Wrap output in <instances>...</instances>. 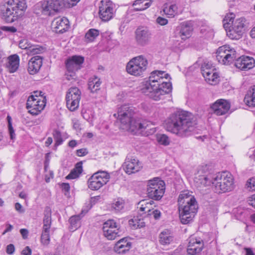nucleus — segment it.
Returning a JSON list of instances; mask_svg holds the SVG:
<instances>
[{"instance_id":"34","label":"nucleus","mask_w":255,"mask_h":255,"mask_svg":"<svg viewBox=\"0 0 255 255\" xmlns=\"http://www.w3.org/2000/svg\"><path fill=\"white\" fill-rule=\"evenodd\" d=\"M205 80L209 84L214 85L217 84L219 81V77L215 70L209 73L208 75H204Z\"/></svg>"},{"instance_id":"40","label":"nucleus","mask_w":255,"mask_h":255,"mask_svg":"<svg viewBox=\"0 0 255 255\" xmlns=\"http://www.w3.org/2000/svg\"><path fill=\"white\" fill-rule=\"evenodd\" d=\"M242 32H240L239 31L235 30L234 27H232V29H230L229 31L227 32V35L232 39H236L238 40L240 39L242 37L243 35Z\"/></svg>"},{"instance_id":"43","label":"nucleus","mask_w":255,"mask_h":255,"mask_svg":"<svg viewBox=\"0 0 255 255\" xmlns=\"http://www.w3.org/2000/svg\"><path fill=\"white\" fill-rule=\"evenodd\" d=\"M6 119L8 122V129L10 138L11 139H13L15 137V134L14 133V130L12 126V119L11 117L9 115L7 116Z\"/></svg>"},{"instance_id":"15","label":"nucleus","mask_w":255,"mask_h":255,"mask_svg":"<svg viewBox=\"0 0 255 255\" xmlns=\"http://www.w3.org/2000/svg\"><path fill=\"white\" fill-rule=\"evenodd\" d=\"M99 14L100 18L104 21L111 19L115 13L113 3L110 0H102L99 5Z\"/></svg>"},{"instance_id":"24","label":"nucleus","mask_w":255,"mask_h":255,"mask_svg":"<svg viewBox=\"0 0 255 255\" xmlns=\"http://www.w3.org/2000/svg\"><path fill=\"white\" fill-rule=\"evenodd\" d=\"M42 64V57L40 56H35L32 57L28 63L27 70L31 75L37 73L40 69Z\"/></svg>"},{"instance_id":"12","label":"nucleus","mask_w":255,"mask_h":255,"mask_svg":"<svg viewBox=\"0 0 255 255\" xmlns=\"http://www.w3.org/2000/svg\"><path fill=\"white\" fill-rule=\"evenodd\" d=\"M102 229L104 236L109 240H115L122 234L120 226L114 220H108L105 222Z\"/></svg>"},{"instance_id":"56","label":"nucleus","mask_w":255,"mask_h":255,"mask_svg":"<svg viewBox=\"0 0 255 255\" xmlns=\"http://www.w3.org/2000/svg\"><path fill=\"white\" fill-rule=\"evenodd\" d=\"M61 188L63 191L68 193L70 190V185L68 183H63L61 185Z\"/></svg>"},{"instance_id":"32","label":"nucleus","mask_w":255,"mask_h":255,"mask_svg":"<svg viewBox=\"0 0 255 255\" xmlns=\"http://www.w3.org/2000/svg\"><path fill=\"white\" fill-rule=\"evenodd\" d=\"M83 171L82 162H78L74 169H73L70 173L66 177L67 179H76L79 177L80 174Z\"/></svg>"},{"instance_id":"21","label":"nucleus","mask_w":255,"mask_h":255,"mask_svg":"<svg viewBox=\"0 0 255 255\" xmlns=\"http://www.w3.org/2000/svg\"><path fill=\"white\" fill-rule=\"evenodd\" d=\"M68 19L65 17H57L52 22L53 31L56 33H63L68 30L69 27Z\"/></svg>"},{"instance_id":"26","label":"nucleus","mask_w":255,"mask_h":255,"mask_svg":"<svg viewBox=\"0 0 255 255\" xmlns=\"http://www.w3.org/2000/svg\"><path fill=\"white\" fill-rule=\"evenodd\" d=\"M174 240L173 234L169 230L165 229L159 235V243L164 246L168 245Z\"/></svg>"},{"instance_id":"38","label":"nucleus","mask_w":255,"mask_h":255,"mask_svg":"<svg viewBox=\"0 0 255 255\" xmlns=\"http://www.w3.org/2000/svg\"><path fill=\"white\" fill-rule=\"evenodd\" d=\"M164 13L169 17H173L177 13V6L176 4H171L169 6H165L163 8Z\"/></svg>"},{"instance_id":"64","label":"nucleus","mask_w":255,"mask_h":255,"mask_svg":"<svg viewBox=\"0 0 255 255\" xmlns=\"http://www.w3.org/2000/svg\"><path fill=\"white\" fill-rule=\"evenodd\" d=\"M77 144V142L75 140H70L68 143V145L72 148L75 147Z\"/></svg>"},{"instance_id":"44","label":"nucleus","mask_w":255,"mask_h":255,"mask_svg":"<svg viewBox=\"0 0 255 255\" xmlns=\"http://www.w3.org/2000/svg\"><path fill=\"white\" fill-rule=\"evenodd\" d=\"M157 139L158 142L162 145L165 146L168 145L169 144L170 140L169 137L165 134H159L157 136Z\"/></svg>"},{"instance_id":"50","label":"nucleus","mask_w":255,"mask_h":255,"mask_svg":"<svg viewBox=\"0 0 255 255\" xmlns=\"http://www.w3.org/2000/svg\"><path fill=\"white\" fill-rule=\"evenodd\" d=\"M80 0H64L65 7H71L75 5Z\"/></svg>"},{"instance_id":"63","label":"nucleus","mask_w":255,"mask_h":255,"mask_svg":"<svg viewBox=\"0 0 255 255\" xmlns=\"http://www.w3.org/2000/svg\"><path fill=\"white\" fill-rule=\"evenodd\" d=\"M15 208L16 210H17L19 212L21 213V212H23V211H24L23 210H22V206L19 203H15Z\"/></svg>"},{"instance_id":"19","label":"nucleus","mask_w":255,"mask_h":255,"mask_svg":"<svg viewBox=\"0 0 255 255\" xmlns=\"http://www.w3.org/2000/svg\"><path fill=\"white\" fill-rule=\"evenodd\" d=\"M84 61V57L79 55L73 56L67 60L66 67L68 72H72L71 76H74V72L81 68Z\"/></svg>"},{"instance_id":"57","label":"nucleus","mask_w":255,"mask_h":255,"mask_svg":"<svg viewBox=\"0 0 255 255\" xmlns=\"http://www.w3.org/2000/svg\"><path fill=\"white\" fill-rule=\"evenodd\" d=\"M20 233L24 239H27L28 234V231L27 229H21L20 230Z\"/></svg>"},{"instance_id":"31","label":"nucleus","mask_w":255,"mask_h":255,"mask_svg":"<svg viewBox=\"0 0 255 255\" xmlns=\"http://www.w3.org/2000/svg\"><path fill=\"white\" fill-rule=\"evenodd\" d=\"M101 84L100 79L98 77L94 76L90 78L88 81V89L91 93L96 92L100 90V87Z\"/></svg>"},{"instance_id":"54","label":"nucleus","mask_w":255,"mask_h":255,"mask_svg":"<svg viewBox=\"0 0 255 255\" xmlns=\"http://www.w3.org/2000/svg\"><path fill=\"white\" fill-rule=\"evenodd\" d=\"M149 1H150L149 2H146L144 4L145 6L143 7V8H134L133 11H142V10L146 9V8H147L151 5V2H152L153 0H149Z\"/></svg>"},{"instance_id":"51","label":"nucleus","mask_w":255,"mask_h":255,"mask_svg":"<svg viewBox=\"0 0 255 255\" xmlns=\"http://www.w3.org/2000/svg\"><path fill=\"white\" fill-rule=\"evenodd\" d=\"M156 22L160 25H165L168 23V20L161 16H158L156 20Z\"/></svg>"},{"instance_id":"20","label":"nucleus","mask_w":255,"mask_h":255,"mask_svg":"<svg viewBox=\"0 0 255 255\" xmlns=\"http://www.w3.org/2000/svg\"><path fill=\"white\" fill-rule=\"evenodd\" d=\"M233 18L234 14L233 13L230 14V16L227 15L225 16L223 21L225 22L227 21V23H224V27H225L226 24L228 25L232 24V27H234L235 30L238 31V32L239 31V33L242 32L244 33L247 24L246 19L244 17H240L236 19L235 21H234L233 20Z\"/></svg>"},{"instance_id":"8","label":"nucleus","mask_w":255,"mask_h":255,"mask_svg":"<svg viewBox=\"0 0 255 255\" xmlns=\"http://www.w3.org/2000/svg\"><path fill=\"white\" fill-rule=\"evenodd\" d=\"M148 64L147 59L143 55L132 58L127 64V72L132 75L140 76L146 69Z\"/></svg>"},{"instance_id":"48","label":"nucleus","mask_w":255,"mask_h":255,"mask_svg":"<svg viewBox=\"0 0 255 255\" xmlns=\"http://www.w3.org/2000/svg\"><path fill=\"white\" fill-rule=\"evenodd\" d=\"M247 188L251 191H255V178L250 179L247 184Z\"/></svg>"},{"instance_id":"18","label":"nucleus","mask_w":255,"mask_h":255,"mask_svg":"<svg viewBox=\"0 0 255 255\" xmlns=\"http://www.w3.org/2000/svg\"><path fill=\"white\" fill-rule=\"evenodd\" d=\"M204 242L200 238L191 236L189 239L187 249L188 254L190 255H199L203 249Z\"/></svg>"},{"instance_id":"49","label":"nucleus","mask_w":255,"mask_h":255,"mask_svg":"<svg viewBox=\"0 0 255 255\" xmlns=\"http://www.w3.org/2000/svg\"><path fill=\"white\" fill-rule=\"evenodd\" d=\"M31 44L27 42V40L23 39L19 41V47L23 49H27V51L30 48V46Z\"/></svg>"},{"instance_id":"36","label":"nucleus","mask_w":255,"mask_h":255,"mask_svg":"<svg viewBox=\"0 0 255 255\" xmlns=\"http://www.w3.org/2000/svg\"><path fill=\"white\" fill-rule=\"evenodd\" d=\"M99 35V31L97 29L92 28L89 29L85 34V38L88 42L93 41Z\"/></svg>"},{"instance_id":"29","label":"nucleus","mask_w":255,"mask_h":255,"mask_svg":"<svg viewBox=\"0 0 255 255\" xmlns=\"http://www.w3.org/2000/svg\"><path fill=\"white\" fill-rule=\"evenodd\" d=\"M42 230H50L51 226V209L47 206L44 211Z\"/></svg>"},{"instance_id":"16","label":"nucleus","mask_w":255,"mask_h":255,"mask_svg":"<svg viewBox=\"0 0 255 255\" xmlns=\"http://www.w3.org/2000/svg\"><path fill=\"white\" fill-rule=\"evenodd\" d=\"M135 41L139 46H145L151 41L152 34L150 30L146 27H139L135 31Z\"/></svg>"},{"instance_id":"2","label":"nucleus","mask_w":255,"mask_h":255,"mask_svg":"<svg viewBox=\"0 0 255 255\" xmlns=\"http://www.w3.org/2000/svg\"><path fill=\"white\" fill-rule=\"evenodd\" d=\"M169 76L164 71L152 72L145 87L141 89L142 92L154 101L163 99L165 95L170 93L172 90L171 83L164 81Z\"/></svg>"},{"instance_id":"39","label":"nucleus","mask_w":255,"mask_h":255,"mask_svg":"<svg viewBox=\"0 0 255 255\" xmlns=\"http://www.w3.org/2000/svg\"><path fill=\"white\" fill-rule=\"evenodd\" d=\"M215 70V68L212 66V64L209 62H204L201 67V71L203 76L208 75L209 73Z\"/></svg>"},{"instance_id":"3","label":"nucleus","mask_w":255,"mask_h":255,"mask_svg":"<svg viewBox=\"0 0 255 255\" xmlns=\"http://www.w3.org/2000/svg\"><path fill=\"white\" fill-rule=\"evenodd\" d=\"M134 108L129 105H123L118 111V120L121 124L122 128L133 133L137 131L143 132L145 130H151L152 126L151 122L141 120H136L134 118Z\"/></svg>"},{"instance_id":"60","label":"nucleus","mask_w":255,"mask_h":255,"mask_svg":"<svg viewBox=\"0 0 255 255\" xmlns=\"http://www.w3.org/2000/svg\"><path fill=\"white\" fill-rule=\"evenodd\" d=\"M3 29L11 33H14L17 31L16 28L13 26H5Z\"/></svg>"},{"instance_id":"7","label":"nucleus","mask_w":255,"mask_h":255,"mask_svg":"<svg viewBox=\"0 0 255 255\" xmlns=\"http://www.w3.org/2000/svg\"><path fill=\"white\" fill-rule=\"evenodd\" d=\"M41 91H35L27 99L26 108L32 115H38L45 106L46 97L41 95Z\"/></svg>"},{"instance_id":"61","label":"nucleus","mask_w":255,"mask_h":255,"mask_svg":"<svg viewBox=\"0 0 255 255\" xmlns=\"http://www.w3.org/2000/svg\"><path fill=\"white\" fill-rule=\"evenodd\" d=\"M6 228L4 230V231L3 232L2 235H4L7 232H10L13 228V226L9 224H6Z\"/></svg>"},{"instance_id":"27","label":"nucleus","mask_w":255,"mask_h":255,"mask_svg":"<svg viewBox=\"0 0 255 255\" xmlns=\"http://www.w3.org/2000/svg\"><path fill=\"white\" fill-rule=\"evenodd\" d=\"M214 177L211 175H201L196 177L194 181L197 187L207 186L213 184Z\"/></svg>"},{"instance_id":"55","label":"nucleus","mask_w":255,"mask_h":255,"mask_svg":"<svg viewBox=\"0 0 255 255\" xmlns=\"http://www.w3.org/2000/svg\"><path fill=\"white\" fill-rule=\"evenodd\" d=\"M31 250L28 246H26L21 252V255H31Z\"/></svg>"},{"instance_id":"14","label":"nucleus","mask_w":255,"mask_h":255,"mask_svg":"<svg viewBox=\"0 0 255 255\" xmlns=\"http://www.w3.org/2000/svg\"><path fill=\"white\" fill-rule=\"evenodd\" d=\"M42 12L44 14L51 15L65 7L64 0H47L41 5Z\"/></svg>"},{"instance_id":"45","label":"nucleus","mask_w":255,"mask_h":255,"mask_svg":"<svg viewBox=\"0 0 255 255\" xmlns=\"http://www.w3.org/2000/svg\"><path fill=\"white\" fill-rule=\"evenodd\" d=\"M53 136L56 141L55 144L56 145H59L62 143L63 139L62 138L60 131L57 129H55L53 132Z\"/></svg>"},{"instance_id":"53","label":"nucleus","mask_w":255,"mask_h":255,"mask_svg":"<svg viewBox=\"0 0 255 255\" xmlns=\"http://www.w3.org/2000/svg\"><path fill=\"white\" fill-rule=\"evenodd\" d=\"M88 151L86 148H81L77 150L76 154L78 156H83L87 155Z\"/></svg>"},{"instance_id":"41","label":"nucleus","mask_w":255,"mask_h":255,"mask_svg":"<svg viewBox=\"0 0 255 255\" xmlns=\"http://www.w3.org/2000/svg\"><path fill=\"white\" fill-rule=\"evenodd\" d=\"M44 51V48L42 46L31 45L27 53L29 55H35L40 54Z\"/></svg>"},{"instance_id":"17","label":"nucleus","mask_w":255,"mask_h":255,"mask_svg":"<svg viewBox=\"0 0 255 255\" xmlns=\"http://www.w3.org/2000/svg\"><path fill=\"white\" fill-rule=\"evenodd\" d=\"M125 171L131 174L139 171L142 167V163L134 156L128 154L123 164Z\"/></svg>"},{"instance_id":"1","label":"nucleus","mask_w":255,"mask_h":255,"mask_svg":"<svg viewBox=\"0 0 255 255\" xmlns=\"http://www.w3.org/2000/svg\"><path fill=\"white\" fill-rule=\"evenodd\" d=\"M197 123L193 116L184 111H177L166 120L165 128L167 130L179 137L189 136L196 132Z\"/></svg>"},{"instance_id":"6","label":"nucleus","mask_w":255,"mask_h":255,"mask_svg":"<svg viewBox=\"0 0 255 255\" xmlns=\"http://www.w3.org/2000/svg\"><path fill=\"white\" fill-rule=\"evenodd\" d=\"M213 182L215 192L218 194L230 192L234 188L233 176L228 172L218 173L214 177Z\"/></svg>"},{"instance_id":"25","label":"nucleus","mask_w":255,"mask_h":255,"mask_svg":"<svg viewBox=\"0 0 255 255\" xmlns=\"http://www.w3.org/2000/svg\"><path fill=\"white\" fill-rule=\"evenodd\" d=\"M178 28V35L182 39L185 40L190 37L193 28L190 22H182Z\"/></svg>"},{"instance_id":"33","label":"nucleus","mask_w":255,"mask_h":255,"mask_svg":"<svg viewBox=\"0 0 255 255\" xmlns=\"http://www.w3.org/2000/svg\"><path fill=\"white\" fill-rule=\"evenodd\" d=\"M244 101L249 106L255 107V86L246 95Z\"/></svg>"},{"instance_id":"42","label":"nucleus","mask_w":255,"mask_h":255,"mask_svg":"<svg viewBox=\"0 0 255 255\" xmlns=\"http://www.w3.org/2000/svg\"><path fill=\"white\" fill-rule=\"evenodd\" d=\"M49 231L50 230H42L41 236V242L43 245L47 246L50 243Z\"/></svg>"},{"instance_id":"35","label":"nucleus","mask_w":255,"mask_h":255,"mask_svg":"<svg viewBox=\"0 0 255 255\" xmlns=\"http://www.w3.org/2000/svg\"><path fill=\"white\" fill-rule=\"evenodd\" d=\"M88 210L83 209L80 215L72 216L69 219V222L72 228L77 229L78 227V223L84 215L86 214Z\"/></svg>"},{"instance_id":"47","label":"nucleus","mask_w":255,"mask_h":255,"mask_svg":"<svg viewBox=\"0 0 255 255\" xmlns=\"http://www.w3.org/2000/svg\"><path fill=\"white\" fill-rule=\"evenodd\" d=\"M147 212L148 215L153 216V218L155 220L159 219L161 216L160 211L157 209H148Z\"/></svg>"},{"instance_id":"30","label":"nucleus","mask_w":255,"mask_h":255,"mask_svg":"<svg viewBox=\"0 0 255 255\" xmlns=\"http://www.w3.org/2000/svg\"><path fill=\"white\" fill-rule=\"evenodd\" d=\"M19 57L14 54L8 57V61L7 64V67L10 73L15 72L19 67Z\"/></svg>"},{"instance_id":"37","label":"nucleus","mask_w":255,"mask_h":255,"mask_svg":"<svg viewBox=\"0 0 255 255\" xmlns=\"http://www.w3.org/2000/svg\"><path fill=\"white\" fill-rule=\"evenodd\" d=\"M129 225L133 229L141 228L145 226L143 219L134 218L129 220Z\"/></svg>"},{"instance_id":"9","label":"nucleus","mask_w":255,"mask_h":255,"mask_svg":"<svg viewBox=\"0 0 255 255\" xmlns=\"http://www.w3.org/2000/svg\"><path fill=\"white\" fill-rule=\"evenodd\" d=\"M147 194L149 198L155 200H160L165 192V183L159 178H155L148 181Z\"/></svg>"},{"instance_id":"10","label":"nucleus","mask_w":255,"mask_h":255,"mask_svg":"<svg viewBox=\"0 0 255 255\" xmlns=\"http://www.w3.org/2000/svg\"><path fill=\"white\" fill-rule=\"evenodd\" d=\"M218 62L224 65H230L236 59V51L228 45L218 48L216 52Z\"/></svg>"},{"instance_id":"4","label":"nucleus","mask_w":255,"mask_h":255,"mask_svg":"<svg viewBox=\"0 0 255 255\" xmlns=\"http://www.w3.org/2000/svg\"><path fill=\"white\" fill-rule=\"evenodd\" d=\"M178 203L181 222L187 224L193 220L197 212V203L188 191L181 192L178 197Z\"/></svg>"},{"instance_id":"11","label":"nucleus","mask_w":255,"mask_h":255,"mask_svg":"<svg viewBox=\"0 0 255 255\" xmlns=\"http://www.w3.org/2000/svg\"><path fill=\"white\" fill-rule=\"evenodd\" d=\"M110 178V174L107 172L99 171L89 178L88 186L92 190H98L107 183Z\"/></svg>"},{"instance_id":"28","label":"nucleus","mask_w":255,"mask_h":255,"mask_svg":"<svg viewBox=\"0 0 255 255\" xmlns=\"http://www.w3.org/2000/svg\"><path fill=\"white\" fill-rule=\"evenodd\" d=\"M130 246L131 243L126 238H123L116 244L114 250L119 254H123L129 251Z\"/></svg>"},{"instance_id":"23","label":"nucleus","mask_w":255,"mask_h":255,"mask_svg":"<svg viewBox=\"0 0 255 255\" xmlns=\"http://www.w3.org/2000/svg\"><path fill=\"white\" fill-rule=\"evenodd\" d=\"M214 114L221 116L226 114L230 108L229 103L224 99L218 100L211 107Z\"/></svg>"},{"instance_id":"59","label":"nucleus","mask_w":255,"mask_h":255,"mask_svg":"<svg viewBox=\"0 0 255 255\" xmlns=\"http://www.w3.org/2000/svg\"><path fill=\"white\" fill-rule=\"evenodd\" d=\"M72 75V72H68L67 70V72L66 73L65 76V78L68 80H70L71 79H75L76 78L75 72H74V76H71Z\"/></svg>"},{"instance_id":"5","label":"nucleus","mask_w":255,"mask_h":255,"mask_svg":"<svg viewBox=\"0 0 255 255\" xmlns=\"http://www.w3.org/2000/svg\"><path fill=\"white\" fill-rule=\"evenodd\" d=\"M25 0H9L0 5V12L3 20L12 23L22 16L26 8Z\"/></svg>"},{"instance_id":"22","label":"nucleus","mask_w":255,"mask_h":255,"mask_svg":"<svg viewBox=\"0 0 255 255\" xmlns=\"http://www.w3.org/2000/svg\"><path fill=\"white\" fill-rule=\"evenodd\" d=\"M234 65L238 69L246 71L255 67V60L253 57L243 56L235 61Z\"/></svg>"},{"instance_id":"58","label":"nucleus","mask_w":255,"mask_h":255,"mask_svg":"<svg viewBox=\"0 0 255 255\" xmlns=\"http://www.w3.org/2000/svg\"><path fill=\"white\" fill-rule=\"evenodd\" d=\"M100 199V197L99 196H95L92 197L90 201V206L89 208L88 209L89 210L92 207V205H94L96 204L97 201H98Z\"/></svg>"},{"instance_id":"52","label":"nucleus","mask_w":255,"mask_h":255,"mask_svg":"<svg viewBox=\"0 0 255 255\" xmlns=\"http://www.w3.org/2000/svg\"><path fill=\"white\" fill-rule=\"evenodd\" d=\"M15 251V247L13 244H9L7 246L6 252L8 255H12Z\"/></svg>"},{"instance_id":"62","label":"nucleus","mask_w":255,"mask_h":255,"mask_svg":"<svg viewBox=\"0 0 255 255\" xmlns=\"http://www.w3.org/2000/svg\"><path fill=\"white\" fill-rule=\"evenodd\" d=\"M250 199H251L249 200V204L255 208V194L253 195L250 197Z\"/></svg>"},{"instance_id":"46","label":"nucleus","mask_w":255,"mask_h":255,"mask_svg":"<svg viewBox=\"0 0 255 255\" xmlns=\"http://www.w3.org/2000/svg\"><path fill=\"white\" fill-rule=\"evenodd\" d=\"M124 204L122 199H118L117 201L113 203L112 207L116 211H120L124 208Z\"/></svg>"},{"instance_id":"13","label":"nucleus","mask_w":255,"mask_h":255,"mask_svg":"<svg viewBox=\"0 0 255 255\" xmlns=\"http://www.w3.org/2000/svg\"><path fill=\"white\" fill-rule=\"evenodd\" d=\"M81 92L77 87L70 88L66 97V105L71 111L76 110L79 107Z\"/></svg>"}]
</instances>
